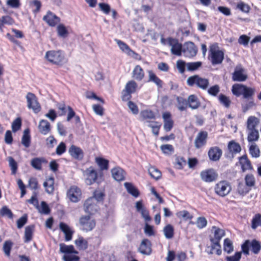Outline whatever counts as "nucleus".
I'll return each mask as SVG.
<instances>
[{
    "label": "nucleus",
    "mask_w": 261,
    "mask_h": 261,
    "mask_svg": "<svg viewBox=\"0 0 261 261\" xmlns=\"http://www.w3.org/2000/svg\"><path fill=\"white\" fill-rule=\"evenodd\" d=\"M44 59L49 64L59 67L63 66L68 62L64 52L61 49L47 51Z\"/></svg>",
    "instance_id": "nucleus-1"
},
{
    "label": "nucleus",
    "mask_w": 261,
    "mask_h": 261,
    "mask_svg": "<svg viewBox=\"0 0 261 261\" xmlns=\"http://www.w3.org/2000/svg\"><path fill=\"white\" fill-rule=\"evenodd\" d=\"M83 175L85 181L88 185H92L94 183H100V179L103 176L102 172L98 173V171L93 166H90L83 171Z\"/></svg>",
    "instance_id": "nucleus-2"
},
{
    "label": "nucleus",
    "mask_w": 261,
    "mask_h": 261,
    "mask_svg": "<svg viewBox=\"0 0 261 261\" xmlns=\"http://www.w3.org/2000/svg\"><path fill=\"white\" fill-rule=\"evenodd\" d=\"M187 84L190 87H195L202 90H206L209 85V81L203 78L198 74L189 76L187 80Z\"/></svg>",
    "instance_id": "nucleus-3"
},
{
    "label": "nucleus",
    "mask_w": 261,
    "mask_h": 261,
    "mask_svg": "<svg viewBox=\"0 0 261 261\" xmlns=\"http://www.w3.org/2000/svg\"><path fill=\"white\" fill-rule=\"evenodd\" d=\"M80 228L84 231L92 230L96 226V221L91 215H83L79 219Z\"/></svg>",
    "instance_id": "nucleus-4"
},
{
    "label": "nucleus",
    "mask_w": 261,
    "mask_h": 261,
    "mask_svg": "<svg viewBox=\"0 0 261 261\" xmlns=\"http://www.w3.org/2000/svg\"><path fill=\"white\" fill-rule=\"evenodd\" d=\"M241 247L242 251L246 255L249 254V248H250L251 251L253 253L257 254L261 250V244L256 240H253L251 241L250 240H246L242 245Z\"/></svg>",
    "instance_id": "nucleus-5"
},
{
    "label": "nucleus",
    "mask_w": 261,
    "mask_h": 261,
    "mask_svg": "<svg viewBox=\"0 0 261 261\" xmlns=\"http://www.w3.org/2000/svg\"><path fill=\"white\" fill-rule=\"evenodd\" d=\"M26 98L27 106L29 109H32L35 113H38L41 111V107L35 94L31 92L28 93Z\"/></svg>",
    "instance_id": "nucleus-6"
},
{
    "label": "nucleus",
    "mask_w": 261,
    "mask_h": 261,
    "mask_svg": "<svg viewBox=\"0 0 261 261\" xmlns=\"http://www.w3.org/2000/svg\"><path fill=\"white\" fill-rule=\"evenodd\" d=\"M137 88V84L135 81H128L125 85L124 89L122 91V100L124 101L129 100L132 98L131 94L135 92Z\"/></svg>",
    "instance_id": "nucleus-7"
},
{
    "label": "nucleus",
    "mask_w": 261,
    "mask_h": 261,
    "mask_svg": "<svg viewBox=\"0 0 261 261\" xmlns=\"http://www.w3.org/2000/svg\"><path fill=\"white\" fill-rule=\"evenodd\" d=\"M84 210L90 215L95 214L99 210L96 200L94 198H89L84 202Z\"/></svg>",
    "instance_id": "nucleus-8"
},
{
    "label": "nucleus",
    "mask_w": 261,
    "mask_h": 261,
    "mask_svg": "<svg viewBox=\"0 0 261 261\" xmlns=\"http://www.w3.org/2000/svg\"><path fill=\"white\" fill-rule=\"evenodd\" d=\"M168 45L171 46V51L172 54L180 56L182 52V45L178 39L171 37H168Z\"/></svg>",
    "instance_id": "nucleus-9"
},
{
    "label": "nucleus",
    "mask_w": 261,
    "mask_h": 261,
    "mask_svg": "<svg viewBox=\"0 0 261 261\" xmlns=\"http://www.w3.org/2000/svg\"><path fill=\"white\" fill-rule=\"evenodd\" d=\"M231 190L229 184L226 181H222L217 184L215 192L220 196L224 197L228 195Z\"/></svg>",
    "instance_id": "nucleus-10"
},
{
    "label": "nucleus",
    "mask_w": 261,
    "mask_h": 261,
    "mask_svg": "<svg viewBox=\"0 0 261 261\" xmlns=\"http://www.w3.org/2000/svg\"><path fill=\"white\" fill-rule=\"evenodd\" d=\"M247 75L245 70L241 65H237L232 73V79L233 81L243 82L247 80Z\"/></svg>",
    "instance_id": "nucleus-11"
},
{
    "label": "nucleus",
    "mask_w": 261,
    "mask_h": 261,
    "mask_svg": "<svg viewBox=\"0 0 261 261\" xmlns=\"http://www.w3.org/2000/svg\"><path fill=\"white\" fill-rule=\"evenodd\" d=\"M43 20L49 26L54 27L61 21L60 18L50 11H48L43 17Z\"/></svg>",
    "instance_id": "nucleus-12"
},
{
    "label": "nucleus",
    "mask_w": 261,
    "mask_h": 261,
    "mask_svg": "<svg viewBox=\"0 0 261 261\" xmlns=\"http://www.w3.org/2000/svg\"><path fill=\"white\" fill-rule=\"evenodd\" d=\"M197 48L192 42H188L185 43L182 52L186 57L191 58L195 56L197 53Z\"/></svg>",
    "instance_id": "nucleus-13"
},
{
    "label": "nucleus",
    "mask_w": 261,
    "mask_h": 261,
    "mask_svg": "<svg viewBox=\"0 0 261 261\" xmlns=\"http://www.w3.org/2000/svg\"><path fill=\"white\" fill-rule=\"evenodd\" d=\"M81 194V189L75 186L70 187L67 193L68 197L73 202H78L80 200Z\"/></svg>",
    "instance_id": "nucleus-14"
},
{
    "label": "nucleus",
    "mask_w": 261,
    "mask_h": 261,
    "mask_svg": "<svg viewBox=\"0 0 261 261\" xmlns=\"http://www.w3.org/2000/svg\"><path fill=\"white\" fill-rule=\"evenodd\" d=\"M151 246L152 244L150 241L147 239H144L140 245L138 251L143 255H149L152 252Z\"/></svg>",
    "instance_id": "nucleus-15"
},
{
    "label": "nucleus",
    "mask_w": 261,
    "mask_h": 261,
    "mask_svg": "<svg viewBox=\"0 0 261 261\" xmlns=\"http://www.w3.org/2000/svg\"><path fill=\"white\" fill-rule=\"evenodd\" d=\"M164 120V128L167 132H170L174 126V121L172 119L170 112H165L162 115Z\"/></svg>",
    "instance_id": "nucleus-16"
},
{
    "label": "nucleus",
    "mask_w": 261,
    "mask_h": 261,
    "mask_svg": "<svg viewBox=\"0 0 261 261\" xmlns=\"http://www.w3.org/2000/svg\"><path fill=\"white\" fill-rule=\"evenodd\" d=\"M207 133L206 131H200L195 140V146L196 148H200L206 144L207 139Z\"/></svg>",
    "instance_id": "nucleus-17"
},
{
    "label": "nucleus",
    "mask_w": 261,
    "mask_h": 261,
    "mask_svg": "<svg viewBox=\"0 0 261 261\" xmlns=\"http://www.w3.org/2000/svg\"><path fill=\"white\" fill-rule=\"evenodd\" d=\"M59 228L65 234V240L66 241H71L74 232V230L71 229L67 224L62 222L60 223Z\"/></svg>",
    "instance_id": "nucleus-18"
},
{
    "label": "nucleus",
    "mask_w": 261,
    "mask_h": 261,
    "mask_svg": "<svg viewBox=\"0 0 261 261\" xmlns=\"http://www.w3.org/2000/svg\"><path fill=\"white\" fill-rule=\"evenodd\" d=\"M70 155L75 159L81 160L84 157V152L82 149L74 145H72L69 148Z\"/></svg>",
    "instance_id": "nucleus-19"
},
{
    "label": "nucleus",
    "mask_w": 261,
    "mask_h": 261,
    "mask_svg": "<svg viewBox=\"0 0 261 261\" xmlns=\"http://www.w3.org/2000/svg\"><path fill=\"white\" fill-rule=\"evenodd\" d=\"M132 77L137 81H141L145 77V72L140 65H136L132 71Z\"/></svg>",
    "instance_id": "nucleus-20"
},
{
    "label": "nucleus",
    "mask_w": 261,
    "mask_h": 261,
    "mask_svg": "<svg viewBox=\"0 0 261 261\" xmlns=\"http://www.w3.org/2000/svg\"><path fill=\"white\" fill-rule=\"evenodd\" d=\"M112 177L117 181H121L125 179V171L120 167H116L111 170Z\"/></svg>",
    "instance_id": "nucleus-21"
},
{
    "label": "nucleus",
    "mask_w": 261,
    "mask_h": 261,
    "mask_svg": "<svg viewBox=\"0 0 261 261\" xmlns=\"http://www.w3.org/2000/svg\"><path fill=\"white\" fill-rule=\"evenodd\" d=\"M38 130L41 134L46 135L51 131L50 124L47 120L41 119L39 123Z\"/></svg>",
    "instance_id": "nucleus-22"
},
{
    "label": "nucleus",
    "mask_w": 261,
    "mask_h": 261,
    "mask_svg": "<svg viewBox=\"0 0 261 261\" xmlns=\"http://www.w3.org/2000/svg\"><path fill=\"white\" fill-rule=\"evenodd\" d=\"M148 79V82L154 83L159 88H162L163 82L161 80L152 70H147Z\"/></svg>",
    "instance_id": "nucleus-23"
},
{
    "label": "nucleus",
    "mask_w": 261,
    "mask_h": 261,
    "mask_svg": "<svg viewBox=\"0 0 261 261\" xmlns=\"http://www.w3.org/2000/svg\"><path fill=\"white\" fill-rule=\"evenodd\" d=\"M224 59V51L221 50H216L213 47V65L221 64Z\"/></svg>",
    "instance_id": "nucleus-24"
},
{
    "label": "nucleus",
    "mask_w": 261,
    "mask_h": 261,
    "mask_svg": "<svg viewBox=\"0 0 261 261\" xmlns=\"http://www.w3.org/2000/svg\"><path fill=\"white\" fill-rule=\"evenodd\" d=\"M95 162L99 168L100 171L101 172L102 171L108 170L109 168V161L108 160L102 157H96Z\"/></svg>",
    "instance_id": "nucleus-25"
},
{
    "label": "nucleus",
    "mask_w": 261,
    "mask_h": 261,
    "mask_svg": "<svg viewBox=\"0 0 261 261\" xmlns=\"http://www.w3.org/2000/svg\"><path fill=\"white\" fill-rule=\"evenodd\" d=\"M188 108L192 110L197 109L200 106V102L197 95L191 94L188 98Z\"/></svg>",
    "instance_id": "nucleus-26"
},
{
    "label": "nucleus",
    "mask_w": 261,
    "mask_h": 261,
    "mask_svg": "<svg viewBox=\"0 0 261 261\" xmlns=\"http://www.w3.org/2000/svg\"><path fill=\"white\" fill-rule=\"evenodd\" d=\"M34 230V225H30L25 227L23 238L24 243H29L32 241Z\"/></svg>",
    "instance_id": "nucleus-27"
},
{
    "label": "nucleus",
    "mask_w": 261,
    "mask_h": 261,
    "mask_svg": "<svg viewBox=\"0 0 261 261\" xmlns=\"http://www.w3.org/2000/svg\"><path fill=\"white\" fill-rule=\"evenodd\" d=\"M55 179L54 177H49L46 179V181L43 183V186L45 188V191L50 194H53L55 190L54 187Z\"/></svg>",
    "instance_id": "nucleus-28"
},
{
    "label": "nucleus",
    "mask_w": 261,
    "mask_h": 261,
    "mask_svg": "<svg viewBox=\"0 0 261 261\" xmlns=\"http://www.w3.org/2000/svg\"><path fill=\"white\" fill-rule=\"evenodd\" d=\"M47 160L44 158H35L31 160V166L35 169L41 170L42 164H46Z\"/></svg>",
    "instance_id": "nucleus-29"
},
{
    "label": "nucleus",
    "mask_w": 261,
    "mask_h": 261,
    "mask_svg": "<svg viewBox=\"0 0 261 261\" xmlns=\"http://www.w3.org/2000/svg\"><path fill=\"white\" fill-rule=\"evenodd\" d=\"M60 252L65 254H74L78 253V251L75 250L72 245H67L64 243L60 244Z\"/></svg>",
    "instance_id": "nucleus-30"
},
{
    "label": "nucleus",
    "mask_w": 261,
    "mask_h": 261,
    "mask_svg": "<svg viewBox=\"0 0 261 261\" xmlns=\"http://www.w3.org/2000/svg\"><path fill=\"white\" fill-rule=\"evenodd\" d=\"M177 101V108L180 111H186L188 108V99L181 96H177L176 97Z\"/></svg>",
    "instance_id": "nucleus-31"
},
{
    "label": "nucleus",
    "mask_w": 261,
    "mask_h": 261,
    "mask_svg": "<svg viewBox=\"0 0 261 261\" xmlns=\"http://www.w3.org/2000/svg\"><path fill=\"white\" fill-rule=\"evenodd\" d=\"M259 123V120L258 118L251 116H249L247 121V130L256 129V127Z\"/></svg>",
    "instance_id": "nucleus-32"
},
{
    "label": "nucleus",
    "mask_w": 261,
    "mask_h": 261,
    "mask_svg": "<svg viewBox=\"0 0 261 261\" xmlns=\"http://www.w3.org/2000/svg\"><path fill=\"white\" fill-rule=\"evenodd\" d=\"M31 142V137L29 128H27L23 131L21 138V143L26 148L30 147Z\"/></svg>",
    "instance_id": "nucleus-33"
},
{
    "label": "nucleus",
    "mask_w": 261,
    "mask_h": 261,
    "mask_svg": "<svg viewBox=\"0 0 261 261\" xmlns=\"http://www.w3.org/2000/svg\"><path fill=\"white\" fill-rule=\"evenodd\" d=\"M74 243L76 247L80 250H85L88 248V242L83 237L79 236L77 239L74 241Z\"/></svg>",
    "instance_id": "nucleus-34"
},
{
    "label": "nucleus",
    "mask_w": 261,
    "mask_h": 261,
    "mask_svg": "<svg viewBox=\"0 0 261 261\" xmlns=\"http://www.w3.org/2000/svg\"><path fill=\"white\" fill-rule=\"evenodd\" d=\"M140 115L143 120L150 122V120L155 119V114L150 110H144L141 112Z\"/></svg>",
    "instance_id": "nucleus-35"
},
{
    "label": "nucleus",
    "mask_w": 261,
    "mask_h": 261,
    "mask_svg": "<svg viewBox=\"0 0 261 261\" xmlns=\"http://www.w3.org/2000/svg\"><path fill=\"white\" fill-rule=\"evenodd\" d=\"M240 163L243 171L252 169L251 163L246 155H243L240 158Z\"/></svg>",
    "instance_id": "nucleus-36"
},
{
    "label": "nucleus",
    "mask_w": 261,
    "mask_h": 261,
    "mask_svg": "<svg viewBox=\"0 0 261 261\" xmlns=\"http://www.w3.org/2000/svg\"><path fill=\"white\" fill-rule=\"evenodd\" d=\"M228 149L230 152L234 154L239 153L241 150L240 144L234 141H231L228 143Z\"/></svg>",
    "instance_id": "nucleus-37"
},
{
    "label": "nucleus",
    "mask_w": 261,
    "mask_h": 261,
    "mask_svg": "<svg viewBox=\"0 0 261 261\" xmlns=\"http://www.w3.org/2000/svg\"><path fill=\"white\" fill-rule=\"evenodd\" d=\"M245 87L246 86L242 84H234L232 87V92L237 96H240L241 95H243Z\"/></svg>",
    "instance_id": "nucleus-38"
},
{
    "label": "nucleus",
    "mask_w": 261,
    "mask_h": 261,
    "mask_svg": "<svg viewBox=\"0 0 261 261\" xmlns=\"http://www.w3.org/2000/svg\"><path fill=\"white\" fill-rule=\"evenodd\" d=\"M247 140L249 142L257 141L259 139V132L257 129L247 130Z\"/></svg>",
    "instance_id": "nucleus-39"
},
{
    "label": "nucleus",
    "mask_w": 261,
    "mask_h": 261,
    "mask_svg": "<svg viewBox=\"0 0 261 261\" xmlns=\"http://www.w3.org/2000/svg\"><path fill=\"white\" fill-rule=\"evenodd\" d=\"M165 237L168 239H172L174 234V229L171 224H167L163 229Z\"/></svg>",
    "instance_id": "nucleus-40"
},
{
    "label": "nucleus",
    "mask_w": 261,
    "mask_h": 261,
    "mask_svg": "<svg viewBox=\"0 0 261 261\" xmlns=\"http://www.w3.org/2000/svg\"><path fill=\"white\" fill-rule=\"evenodd\" d=\"M200 177L202 180L205 182L212 181V169L202 171L200 173Z\"/></svg>",
    "instance_id": "nucleus-41"
},
{
    "label": "nucleus",
    "mask_w": 261,
    "mask_h": 261,
    "mask_svg": "<svg viewBox=\"0 0 261 261\" xmlns=\"http://www.w3.org/2000/svg\"><path fill=\"white\" fill-rule=\"evenodd\" d=\"M115 41L119 47L120 49L122 51L125 53L127 55H130V53H133L132 49L126 43L118 39H115Z\"/></svg>",
    "instance_id": "nucleus-42"
},
{
    "label": "nucleus",
    "mask_w": 261,
    "mask_h": 261,
    "mask_svg": "<svg viewBox=\"0 0 261 261\" xmlns=\"http://www.w3.org/2000/svg\"><path fill=\"white\" fill-rule=\"evenodd\" d=\"M125 187L126 188L127 192L135 197H137L139 195V192L138 190L130 182H125L124 184Z\"/></svg>",
    "instance_id": "nucleus-43"
},
{
    "label": "nucleus",
    "mask_w": 261,
    "mask_h": 261,
    "mask_svg": "<svg viewBox=\"0 0 261 261\" xmlns=\"http://www.w3.org/2000/svg\"><path fill=\"white\" fill-rule=\"evenodd\" d=\"M219 102L226 108H229L231 104V100L226 95L220 94L218 96Z\"/></svg>",
    "instance_id": "nucleus-44"
},
{
    "label": "nucleus",
    "mask_w": 261,
    "mask_h": 261,
    "mask_svg": "<svg viewBox=\"0 0 261 261\" xmlns=\"http://www.w3.org/2000/svg\"><path fill=\"white\" fill-rule=\"evenodd\" d=\"M0 216L6 217L10 219H12L14 217V214L11 210L7 206H3L0 209Z\"/></svg>",
    "instance_id": "nucleus-45"
},
{
    "label": "nucleus",
    "mask_w": 261,
    "mask_h": 261,
    "mask_svg": "<svg viewBox=\"0 0 261 261\" xmlns=\"http://www.w3.org/2000/svg\"><path fill=\"white\" fill-rule=\"evenodd\" d=\"M148 173L152 178L156 180L160 179L162 176L161 172L154 167H150L148 169Z\"/></svg>",
    "instance_id": "nucleus-46"
},
{
    "label": "nucleus",
    "mask_w": 261,
    "mask_h": 261,
    "mask_svg": "<svg viewBox=\"0 0 261 261\" xmlns=\"http://www.w3.org/2000/svg\"><path fill=\"white\" fill-rule=\"evenodd\" d=\"M176 216L177 218L179 219L182 218L184 220H191L193 219V216L191 215L190 213L186 211H180L179 212H177L176 213Z\"/></svg>",
    "instance_id": "nucleus-47"
},
{
    "label": "nucleus",
    "mask_w": 261,
    "mask_h": 261,
    "mask_svg": "<svg viewBox=\"0 0 261 261\" xmlns=\"http://www.w3.org/2000/svg\"><path fill=\"white\" fill-rule=\"evenodd\" d=\"M213 230L214 231L215 242H219V241L225 235L224 230L216 226H213Z\"/></svg>",
    "instance_id": "nucleus-48"
},
{
    "label": "nucleus",
    "mask_w": 261,
    "mask_h": 261,
    "mask_svg": "<svg viewBox=\"0 0 261 261\" xmlns=\"http://www.w3.org/2000/svg\"><path fill=\"white\" fill-rule=\"evenodd\" d=\"M13 246V243L10 240L6 241L4 242L3 250L6 256L10 257L11 254V251Z\"/></svg>",
    "instance_id": "nucleus-49"
},
{
    "label": "nucleus",
    "mask_w": 261,
    "mask_h": 261,
    "mask_svg": "<svg viewBox=\"0 0 261 261\" xmlns=\"http://www.w3.org/2000/svg\"><path fill=\"white\" fill-rule=\"evenodd\" d=\"M245 184L251 189L255 184V179L252 174H247L245 177Z\"/></svg>",
    "instance_id": "nucleus-50"
},
{
    "label": "nucleus",
    "mask_w": 261,
    "mask_h": 261,
    "mask_svg": "<svg viewBox=\"0 0 261 261\" xmlns=\"http://www.w3.org/2000/svg\"><path fill=\"white\" fill-rule=\"evenodd\" d=\"M28 187L32 190L39 189V185L37 179L34 177H31L28 181Z\"/></svg>",
    "instance_id": "nucleus-51"
},
{
    "label": "nucleus",
    "mask_w": 261,
    "mask_h": 261,
    "mask_svg": "<svg viewBox=\"0 0 261 261\" xmlns=\"http://www.w3.org/2000/svg\"><path fill=\"white\" fill-rule=\"evenodd\" d=\"M224 250L227 253H230L233 251L232 242L228 238H226L224 240Z\"/></svg>",
    "instance_id": "nucleus-52"
},
{
    "label": "nucleus",
    "mask_w": 261,
    "mask_h": 261,
    "mask_svg": "<svg viewBox=\"0 0 261 261\" xmlns=\"http://www.w3.org/2000/svg\"><path fill=\"white\" fill-rule=\"evenodd\" d=\"M202 66L201 62H189L187 63V70L193 71L198 70Z\"/></svg>",
    "instance_id": "nucleus-53"
},
{
    "label": "nucleus",
    "mask_w": 261,
    "mask_h": 261,
    "mask_svg": "<svg viewBox=\"0 0 261 261\" xmlns=\"http://www.w3.org/2000/svg\"><path fill=\"white\" fill-rule=\"evenodd\" d=\"M249 153L253 158H258L260 155V151L255 144H252L249 147Z\"/></svg>",
    "instance_id": "nucleus-54"
},
{
    "label": "nucleus",
    "mask_w": 261,
    "mask_h": 261,
    "mask_svg": "<svg viewBox=\"0 0 261 261\" xmlns=\"http://www.w3.org/2000/svg\"><path fill=\"white\" fill-rule=\"evenodd\" d=\"M251 189L249 188L246 184L244 185L243 183L240 182L238 186V192L239 194L242 195H245L248 193Z\"/></svg>",
    "instance_id": "nucleus-55"
},
{
    "label": "nucleus",
    "mask_w": 261,
    "mask_h": 261,
    "mask_svg": "<svg viewBox=\"0 0 261 261\" xmlns=\"http://www.w3.org/2000/svg\"><path fill=\"white\" fill-rule=\"evenodd\" d=\"M22 125V120L20 117L16 118L12 123V129L13 132L19 130Z\"/></svg>",
    "instance_id": "nucleus-56"
},
{
    "label": "nucleus",
    "mask_w": 261,
    "mask_h": 261,
    "mask_svg": "<svg viewBox=\"0 0 261 261\" xmlns=\"http://www.w3.org/2000/svg\"><path fill=\"white\" fill-rule=\"evenodd\" d=\"M255 92L254 88L246 86L243 94V97L245 99H250L254 94Z\"/></svg>",
    "instance_id": "nucleus-57"
},
{
    "label": "nucleus",
    "mask_w": 261,
    "mask_h": 261,
    "mask_svg": "<svg viewBox=\"0 0 261 261\" xmlns=\"http://www.w3.org/2000/svg\"><path fill=\"white\" fill-rule=\"evenodd\" d=\"M261 226V215L256 214L252 220L251 227L253 229H256L258 226Z\"/></svg>",
    "instance_id": "nucleus-58"
},
{
    "label": "nucleus",
    "mask_w": 261,
    "mask_h": 261,
    "mask_svg": "<svg viewBox=\"0 0 261 261\" xmlns=\"http://www.w3.org/2000/svg\"><path fill=\"white\" fill-rule=\"evenodd\" d=\"M57 32L60 37H66L68 34V31L65 26L63 24H60L57 27Z\"/></svg>",
    "instance_id": "nucleus-59"
},
{
    "label": "nucleus",
    "mask_w": 261,
    "mask_h": 261,
    "mask_svg": "<svg viewBox=\"0 0 261 261\" xmlns=\"http://www.w3.org/2000/svg\"><path fill=\"white\" fill-rule=\"evenodd\" d=\"M160 148L164 154H169L174 152V147L171 144L162 145Z\"/></svg>",
    "instance_id": "nucleus-60"
},
{
    "label": "nucleus",
    "mask_w": 261,
    "mask_h": 261,
    "mask_svg": "<svg viewBox=\"0 0 261 261\" xmlns=\"http://www.w3.org/2000/svg\"><path fill=\"white\" fill-rule=\"evenodd\" d=\"M222 154V150L218 147H213V161L219 160Z\"/></svg>",
    "instance_id": "nucleus-61"
},
{
    "label": "nucleus",
    "mask_w": 261,
    "mask_h": 261,
    "mask_svg": "<svg viewBox=\"0 0 261 261\" xmlns=\"http://www.w3.org/2000/svg\"><path fill=\"white\" fill-rule=\"evenodd\" d=\"M66 150V146L64 142H61L56 148V153L58 155H61L65 152Z\"/></svg>",
    "instance_id": "nucleus-62"
},
{
    "label": "nucleus",
    "mask_w": 261,
    "mask_h": 261,
    "mask_svg": "<svg viewBox=\"0 0 261 261\" xmlns=\"http://www.w3.org/2000/svg\"><path fill=\"white\" fill-rule=\"evenodd\" d=\"M57 143V141L53 136H50L46 139V145L48 148H53Z\"/></svg>",
    "instance_id": "nucleus-63"
},
{
    "label": "nucleus",
    "mask_w": 261,
    "mask_h": 261,
    "mask_svg": "<svg viewBox=\"0 0 261 261\" xmlns=\"http://www.w3.org/2000/svg\"><path fill=\"white\" fill-rule=\"evenodd\" d=\"M186 66H187V64L182 60H179L176 62L177 68L178 71L181 74L185 73L186 71Z\"/></svg>",
    "instance_id": "nucleus-64"
}]
</instances>
